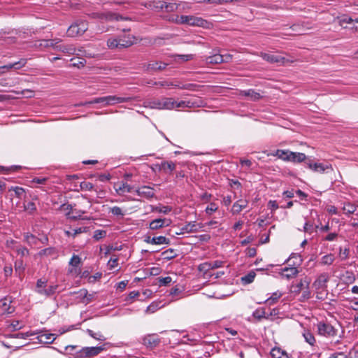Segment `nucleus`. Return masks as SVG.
Here are the masks:
<instances>
[{"label": "nucleus", "mask_w": 358, "mask_h": 358, "mask_svg": "<svg viewBox=\"0 0 358 358\" xmlns=\"http://www.w3.org/2000/svg\"><path fill=\"white\" fill-rule=\"evenodd\" d=\"M171 224L170 220L167 219H156L150 223V228L152 230L169 226Z\"/></svg>", "instance_id": "obj_21"}, {"label": "nucleus", "mask_w": 358, "mask_h": 358, "mask_svg": "<svg viewBox=\"0 0 358 358\" xmlns=\"http://www.w3.org/2000/svg\"><path fill=\"white\" fill-rule=\"evenodd\" d=\"M335 260V257L332 254H328L321 258L320 264L323 266L331 265Z\"/></svg>", "instance_id": "obj_39"}, {"label": "nucleus", "mask_w": 358, "mask_h": 358, "mask_svg": "<svg viewBox=\"0 0 358 358\" xmlns=\"http://www.w3.org/2000/svg\"><path fill=\"white\" fill-rule=\"evenodd\" d=\"M15 271L19 272L20 274L22 272H23L24 270V265H23V262L22 260L16 261L15 264Z\"/></svg>", "instance_id": "obj_61"}, {"label": "nucleus", "mask_w": 358, "mask_h": 358, "mask_svg": "<svg viewBox=\"0 0 358 358\" xmlns=\"http://www.w3.org/2000/svg\"><path fill=\"white\" fill-rule=\"evenodd\" d=\"M256 276V273L255 271H250L247 275L241 278L242 282L245 284L251 283L254 281V279Z\"/></svg>", "instance_id": "obj_45"}, {"label": "nucleus", "mask_w": 358, "mask_h": 358, "mask_svg": "<svg viewBox=\"0 0 358 358\" xmlns=\"http://www.w3.org/2000/svg\"><path fill=\"white\" fill-rule=\"evenodd\" d=\"M289 153H291V151L289 150H277L275 152L271 153V155L277 157L283 161L289 162Z\"/></svg>", "instance_id": "obj_24"}, {"label": "nucleus", "mask_w": 358, "mask_h": 358, "mask_svg": "<svg viewBox=\"0 0 358 358\" xmlns=\"http://www.w3.org/2000/svg\"><path fill=\"white\" fill-rule=\"evenodd\" d=\"M270 354L272 358H289L288 354L278 347L272 348Z\"/></svg>", "instance_id": "obj_26"}, {"label": "nucleus", "mask_w": 358, "mask_h": 358, "mask_svg": "<svg viewBox=\"0 0 358 358\" xmlns=\"http://www.w3.org/2000/svg\"><path fill=\"white\" fill-rule=\"evenodd\" d=\"M160 170L172 172L176 169V164L171 161H164L159 164Z\"/></svg>", "instance_id": "obj_34"}, {"label": "nucleus", "mask_w": 358, "mask_h": 358, "mask_svg": "<svg viewBox=\"0 0 358 358\" xmlns=\"http://www.w3.org/2000/svg\"><path fill=\"white\" fill-rule=\"evenodd\" d=\"M224 57L220 54H215L213 56L207 57L206 59V64H217L223 63Z\"/></svg>", "instance_id": "obj_31"}, {"label": "nucleus", "mask_w": 358, "mask_h": 358, "mask_svg": "<svg viewBox=\"0 0 358 358\" xmlns=\"http://www.w3.org/2000/svg\"><path fill=\"white\" fill-rule=\"evenodd\" d=\"M107 45L110 49H119V43L117 41V38H109L107 41Z\"/></svg>", "instance_id": "obj_54"}, {"label": "nucleus", "mask_w": 358, "mask_h": 358, "mask_svg": "<svg viewBox=\"0 0 358 358\" xmlns=\"http://www.w3.org/2000/svg\"><path fill=\"white\" fill-rule=\"evenodd\" d=\"M48 180L47 178L44 177H35L31 180V183H36V184H45L46 181Z\"/></svg>", "instance_id": "obj_63"}, {"label": "nucleus", "mask_w": 358, "mask_h": 358, "mask_svg": "<svg viewBox=\"0 0 358 358\" xmlns=\"http://www.w3.org/2000/svg\"><path fill=\"white\" fill-rule=\"evenodd\" d=\"M174 87H178L180 89L188 90H192V91H196V90H198V88L199 87V85H197L196 84H193V83L185 84L182 86L175 85Z\"/></svg>", "instance_id": "obj_51"}, {"label": "nucleus", "mask_w": 358, "mask_h": 358, "mask_svg": "<svg viewBox=\"0 0 358 358\" xmlns=\"http://www.w3.org/2000/svg\"><path fill=\"white\" fill-rule=\"evenodd\" d=\"M218 208V206L215 203H210V205H208L206 208V213L207 214H212L213 213L215 212Z\"/></svg>", "instance_id": "obj_57"}, {"label": "nucleus", "mask_w": 358, "mask_h": 358, "mask_svg": "<svg viewBox=\"0 0 358 358\" xmlns=\"http://www.w3.org/2000/svg\"><path fill=\"white\" fill-rule=\"evenodd\" d=\"M290 159L289 162L293 163H301L306 159V156L304 153L292 152L289 153Z\"/></svg>", "instance_id": "obj_28"}, {"label": "nucleus", "mask_w": 358, "mask_h": 358, "mask_svg": "<svg viewBox=\"0 0 358 358\" xmlns=\"http://www.w3.org/2000/svg\"><path fill=\"white\" fill-rule=\"evenodd\" d=\"M103 348L102 347H85L74 355L76 358H91L98 355Z\"/></svg>", "instance_id": "obj_3"}, {"label": "nucleus", "mask_w": 358, "mask_h": 358, "mask_svg": "<svg viewBox=\"0 0 358 358\" xmlns=\"http://www.w3.org/2000/svg\"><path fill=\"white\" fill-rule=\"evenodd\" d=\"M252 316L257 320H261L263 318L268 319L269 316L266 315L264 308H258L253 312Z\"/></svg>", "instance_id": "obj_38"}, {"label": "nucleus", "mask_w": 358, "mask_h": 358, "mask_svg": "<svg viewBox=\"0 0 358 358\" xmlns=\"http://www.w3.org/2000/svg\"><path fill=\"white\" fill-rule=\"evenodd\" d=\"M56 50L68 55H80V53L76 52L77 50L73 44L57 45V46H56Z\"/></svg>", "instance_id": "obj_20"}, {"label": "nucleus", "mask_w": 358, "mask_h": 358, "mask_svg": "<svg viewBox=\"0 0 358 358\" xmlns=\"http://www.w3.org/2000/svg\"><path fill=\"white\" fill-rule=\"evenodd\" d=\"M114 188L119 195H123L125 193L131 192L133 190V187L128 185L127 182H120L117 184H115Z\"/></svg>", "instance_id": "obj_17"}, {"label": "nucleus", "mask_w": 358, "mask_h": 358, "mask_svg": "<svg viewBox=\"0 0 358 358\" xmlns=\"http://www.w3.org/2000/svg\"><path fill=\"white\" fill-rule=\"evenodd\" d=\"M46 283V281H44L42 279H38L36 282V292L41 295H44L47 297H50L55 293L58 287V285H50L48 287H47Z\"/></svg>", "instance_id": "obj_1"}, {"label": "nucleus", "mask_w": 358, "mask_h": 358, "mask_svg": "<svg viewBox=\"0 0 358 358\" xmlns=\"http://www.w3.org/2000/svg\"><path fill=\"white\" fill-rule=\"evenodd\" d=\"M133 99L131 96H107L106 100L108 106L115 105L116 103H122L130 101Z\"/></svg>", "instance_id": "obj_14"}, {"label": "nucleus", "mask_w": 358, "mask_h": 358, "mask_svg": "<svg viewBox=\"0 0 358 358\" xmlns=\"http://www.w3.org/2000/svg\"><path fill=\"white\" fill-rule=\"evenodd\" d=\"M203 227L201 223H197L196 222H190L185 224L181 230L183 233H194L199 231L200 229Z\"/></svg>", "instance_id": "obj_13"}, {"label": "nucleus", "mask_w": 358, "mask_h": 358, "mask_svg": "<svg viewBox=\"0 0 358 358\" xmlns=\"http://www.w3.org/2000/svg\"><path fill=\"white\" fill-rule=\"evenodd\" d=\"M282 296V293L280 291H276L272 294V295L268 297L264 303L268 306H272L275 304L279 299Z\"/></svg>", "instance_id": "obj_32"}, {"label": "nucleus", "mask_w": 358, "mask_h": 358, "mask_svg": "<svg viewBox=\"0 0 358 358\" xmlns=\"http://www.w3.org/2000/svg\"><path fill=\"white\" fill-rule=\"evenodd\" d=\"M136 194L145 199H151L155 195V190L149 186H142L135 190Z\"/></svg>", "instance_id": "obj_10"}, {"label": "nucleus", "mask_w": 358, "mask_h": 358, "mask_svg": "<svg viewBox=\"0 0 358 358\" xmlns=\"http://www.w3.org/2000/svg\"><path fill=\"white\" fill-rule=\"evenodd\" d=\"M310 280L307 278H305L304 279H301L300 282L296 284L295 286H293V290L292 292L295 294H299L301 289L306 287L307 289H308L309 285H310Z\"/></svg>", "instance_id": "obj_25"}, {"label": "nucleus", "mask_w": 358, "mask_h": 358, "mask_svg": "<svg viewBox=\"0 0 358 358\" xmlns=\"http://www.w3.org/2000/svg\"><path fill=\"white\" fill-rule=\"evenodd\" d=\"M27 64L26 59H20L18 62L13 63V69H20Z\"/></svg>", "instance_id": "obj_59"}, {"label": "nucleus", "mask_w": 358, "mask_h": 358, "mask_svg": "<svg viewBox=\"0 0 358 358\" xmlns=\"http://www.w3.org/2000/svg\"><path fill=\"white\" fill-rule=\"evenodd\" d=\"M162 306H160V302H152L151 304H150L146 310V313H154L156 312L158 309H159Z\"/></svg>", "instance_id": "obj_44"}, {"label": "nucleus", "mask_w": 358, "mask_h": 358, "mask_svg": "<svg viewBox=\"0 0 358 358\" xmlns=\"http://www.w3.org/2000/svg\"><path fill=\"white\" fill-rule=\"evenodd\" d=\"M134 36H131L118 37L119 49H124L131 46L134 43Z\"/></svg>", "instance_id": "obj_18"}, {"label": "nucleus", "mask_w": 358, "mask_h": 358, "mask_svg": "<svg viewBox=\"0 0 358 358\" xmlns=\"http://www.w3.org/2000/svg\"><path fill=\"white\" fill-rule=\"evenodd\" d=\"M24 239L31 246L37 245L39 241L35 236L28 233L24 235Z\"/></svg>", "instance_id": "obj_43"}, {"label": "nucleus", "mask_w": 358, "mask_h": 358, "mask_svg": "<svg viewBox=\"0 0 358 358\" xmlns=\"http://www.w3.org/2000/svg\"><path fill=\"white\" fill-rule=\"evenodd\" d=\"M61 42V40L59 38H55L52 40H43L39 44V46L44 47V48H50L52 47L53 48L56 49V46H57V44Z\"/></svg>", "instance_id": "obj_35"}, {"label": "nucleus", "mask_w": 358, "mask_h": 358, "mask_svg": "<svg viewBox=\"0 0 358 358\" xmlns=\"http://www.w3.org/2000/svg\"><path fill=\"white\" fill-rule=\"evenodd\" d=\"M241 94L248 97L249 100L253 101H257L262 97L259 92H256L255 90L252 89L243 90L241 92Z\"/></svg>", "instance_id": "obj_23"}, {"label": "nucleus", "mask_w": 358, "mask_h": 358, "mask_svg": "<svg viewBox=\"0 0 358 358\" xmlns=\"http://www.w3.org/2000/svg\"><path fill=\"white\" fill-rule=\"evenodd\" d=\"M87 334L92 337L93 338L98 340V341H105L106 338L103 336V335L101 332H94L91 329H87Z\"/></svg>", "instance_id": "obj_46"}, {"label": "nucleus", "mask_w": 358, "mask_h": 358, "mask_svg": "<svg viewBox=\"0 0 358 358\" xmlns=\"http://www.w3.org/2000/svg\"><path fill=\"white\" fill-rule=\"evenodd\" d=\"M198 269L199 271H200L201 272H203L204 273H206L210 270H212L209 262L199 264L198 266Z\"/></svg>", "instance_id": "obj_55"}, {"label": "nucleus", "mask_w": 358, "mask_h": 358, "mask_svg": "<svg viewBox=\"0 0 358 358\" xmlns=\"http://www.w3.org/2000/svg\"><path fill=\"white\" fill-rule=\"evenodd\" d=\"M164 259L170 260L176 257V253L173 249L169 248L162 253Z\"/></svg>", "instance_id": "obj_42"}, {"label": "nucleus", "mask_w": 358, "mask_h": 358, "mask_svg": "<svg viewBox=\"0 0 358 358\" xmlns=\"http://www.w3.org/2000/svg\"><path fill=\"white\" fill-rule=\"evenodd\" d=\"M299 273V270L296 267H285L282 268L281 272L280 273V276L282 278H285L287 280H290L296 277Z\"/></svg>", "instance_id": "obj_11"}, {"label": "nucleus", "mask_w": 358, "mask_h": 358, "mask_svg": "<svg viewBox=\"0 0 358 358\" xmlns=\"http://www.w3.org/2000/svg\"><path fill=\"white\" fill-rule=\"evenodd\" d=\"M87 29L88 24L87 22L78 21L69 27L67 30V35L69 37H76L83 34Z\"/></svg>", "instance_id": "obj_2"}, {"label": "nucleus", "mask_w": 358, "mask_h": 358, "mask_svg": "<svg viewBox=\"0 0 358 358\" xmlns=\"http://www.w3.org/2000/svg\"><path fill=\"white\" fill-rule=\"evenodd\" d=\"M145 106L150 108L162 110V99L148 100L145 102Z\"/></svg>", "instance_id": "obj_36"}, {"label": "nucleus", "mask_w": 358, "mask_h": 358, "mask_svg": "<svg viewBox=\"0 0 358 358\" xmlns=\"http://www.w3.org/2000/svg\"><path fill=\"white\" fill-rule=\"evenodd\" d=\"M167 65L168 64L164 62L152 61L147 64L146 69L147 71H162L165 69Z\"/></svg>", "instance_id": "obj_19"}, {"label": "nucleus", "mask_w": 358, "mask_h": 358, "mask_svg": "<svg viewBox=\"0 0 358 358\" xmlns=\"http://www.w3.org/2000/svg\"><path fill=\"white\" fill-rule=\"evenodd\" d=\"M97 17L101 20H104L106 21H119V20H130L129 17H123L115 13L112 12H106L103 13H97L96 14Z\"/></svg>", "instance_id": "obj_9"}, {"label": "nucleus", "mask_w": 358, "mask_h": 358, "mask_svg": "<svg viewBox=\"0 0 358 358\" xmlns=\"http://www.w3.org/2000/svg\"><path fill=\"white\" fill-rule=\"evenodd\" d=\"M106 236V231L103 230H96L94 231L93 238L96 240H99L104 238Z\"/></svg>", "instance_id": "obj_58"}, {"label": "nucleus", "mask_w": 358, "mask_h": 358, "mask_svg": "<svg viewBox=\"0 0 358 358\" xmlns=\"http://www.w3.org/2000/svg\"><path fill=\"white\" fill-rule=\"evenodd\" d=\"M14 191L15 192V194L18 197H20L24 193V190L23 188L22 187H12L9 191Z\"/></svg>", "instance_id": "obj_62"}, {"label": "nucleus", "mask_w": 358, "mask_h": 358, "mask_svg": "<svg viewBox=\"0 0 358 358\" xmlns=\"http://www.w3.org/2000/svg\"><path fill=\"white\" fill-rule=\"evenodd\" d=\"M87 229V227H78L76 229H73L71 231H66V234L68 236H72L73 237H75L76 235H78L79 234L86 232Z\"/></svg>", "instance_id": "obj_49"}, {"label": "nucleus", "mask_w": 358, "mask_h": 358, "mask_svg": "<svg viewBox=\"0 0 358 358\" xmlns=\"http://www.w3.org/2000/svg\"><path fill=\"white\" fill-rule=\"evenodd\" d=\"M56 337L53 334H44L40 336V340L45 343H52Z\"/></svg>", "instance_id": "obj_41"}, {"label": "nucleus", "mask_w": 358, "mask_h": 358, "mask_svg": "<svg viewBox=\"0 0 358 358\" xmlns=\"http://www.w3.org/2000/svg\"><path fill=\"white\" fill-rule=\"evenodd\" d=\"M248 201L247 200L240 199L234 203L232 206V211L234 214H238L243 209L245 208L248 206Z\"/></svg>", "instance_id": "obj_27"}, {"label": "nucleus", "mask_w": 358, "mask_h": 358, "mask_svg": "<svg viewBox=\"0 0 358 358\" xmlns=\"http://www.w3.org/2000/svg\"><path fill=\"white\" fill-rule=\"evenodd\" d=\"M259 56L262 57L263 59L268 62L271 64L279 63V64H285L288 62V60L284 57L272 55L269 53L260 52Z\"/></svg>", "instance_id": "obj_8"}, {"label": "nucleus", "mask_w": 358, "mask_h": 358, "mask_svg": "<svg viewBox=\"0 0 358 358\" xmlns=\"http://www.w3.org/2000/svg\"><path fill=\"white\" fill-rule=\"evenodd\" d=\"M202 105L203 101L199 99H191L189 100L176 101V108L200 107Z\"/></svg>", "instance_id": "obj_6"}, {"label": "nucleus", "mask_w": 358, "mask_h": 358, "mask_svg": "<svg viewBox=\"0 0 358 358\" xmlns=\"http://www.w3.org/2000/svg\"><path fill=\"white\" fill-rule=\"evenodd\" d=\"M145 242H146L147 243H149V244H152V245H163V244L169 245L170 243V240L163 236H159L152 237V238H151L150 236H148L145 238Z\"/></svg>", "instance_id": "obj_15"}, {"label": "nucleus", "mask_w": 358, "mask_h": 358, "mask_svg": "<svg viewBox=\"0 0 358 358\" xmlns=\"http://www.w3.org/2000/svg\"><path fill=\"white\" fill-rule=\"evenodd\" d=\"M318 334L326 337H334L337 335L338 330L331 324L320 322L317 325Z\"/></svg>", "instance_id": "obj_4"}, {"label": "nucleus", "mask_w": 358, "mask_h": 358, "mask_svg": "<svg viewBox=\"0 0 358 358\" xmlns=\"http://www.w3.org/2000/svg\"><path fill=\"white\" fill-rule=\"evenodd\" d=\"M210 24H211L208 22L207 20L201 17H194L192 15H191L189 22V25L190 26H196L203 28H209Z\"/></svg>", "instance_id": "obj_16"}, {"label": "nucleus", "mask_w": 358, "mask_h": 358, "mask_svg": "<svg viewBox=\"0 0 358 358\" xmlns=\"http://www.w3.org/2000/svg\"><path fill=\"white\" fill-rule=\"evenodd\" d=\"M305 341L311 345H313L315 343V338L314 336L308 331H305L303 334Z\"/></svg>", "instance_id": "obj_47"}, {"label": "nucleus", "mask_w": 358, "mask_h": 358, "mask_svg": "<svg viewBox=\"0 0 358 358\" xmlns=\"http://www.w3.org/2000/svg\"><path fill=\"white\" fill-rule=\"evenodd\" d=\"M164 9L166 12H173L178 8V5L176 3H167L164 1Z\"/></svg>", "instance_id": "obj_53"}, {"label": "nucleus", "mask_w": 358, "mask_h": 358, "mask_svg": "<svg viewBox=\"0 0 358 358\" xmlns=\"http://www.w3.org/2000/svg\"><path fill=\"white\" fill-rule=\"evenodd\" d=\"M308 169H311L315 172H318L320 173H323L328 170L332 171V166L329 164H324V163H313L311 162H308L306 163Z\"/></svg>", "instance_id": "obj_7"}, {"label": "nucleus", "mask_w": 358, "mask_h": 358, "mask_svg": "<svg viewBox=\"0 0 358 358\" xmlns=\"http://www.w3.org/2000/svg\"><path fill=\"white\" fill-rule=\"evenodd\" d=\"M110 213L113 215L120 216L122 217L124 215V213L122 209L118 206H113L110 208Z\"/></svg>", "instance_id": "obj_52"}, {"label": "nucleus", "mask_w": 358, "mask_h": 358, "mask_svg": "<svg viewBox=\"0 0 358 358\" xmlns=\"http://www.w3.org/2000/svg\"><path fill=\"white\" fill-rule=\"evenodd\" d=\"M161 340L157 334L148 335L143 338V344L150 348L157 347Z\"/></svg>", "instance_id": "obj_12"}, {"label": "nucleus", "mask_w": 358, "mask_h": 358, "mask_svg": "<svg viewBox=\"0 0 358 358\" xmlns=\"http://www.w3.org/2000/svg\"><path fill=\"white\" fill-rule=\"evenodd\" d=\"M55 253V250L54 248H45V249L41 250L38 252V255H40V256H50V255H54Z\"/></svg>", "instance_id": "obj_56"}, {"label": "nucleus", "mask_w": 358, "mask_h": 358, "mask_svg": "<svg viewBox=\"0 0 358 358\" xmlns=\"http://www.w3.org/2000/svg\"><path fill=\"white\" fill-rule=\"evenodd\" d=\"M106 99H107V96H103V97L95 98V99H92V101L85 102L84 103H80V104H79V106H86L87 104H93V103H102L103 106H107L108 105L107 103L108 101L106 100Z\"/></svg>", "instance_id": "obj_37"}, {"label": "nucleus", "mask_w": 358, "mask_h": 358, "mask_svg": "<svg viewBox=\"0 0 358 358\" xmlns=\"http://www.w3.org/2000/svg\"><path fill=\"white\" fill-rule=\"evenodd\" d=\"M162 109L167 110L176 108V101L172 98L163 97L162 98Z\"/></svg>", "instance_id": "obj_29"}, {"label": "nucleus", "mask_w": 358, "mask_h": 358, "mask_svg": "<svg viewBox=\"0 0 358 358\" xmlns=\"http://www.w3.org/2000/svg\"><path fill=\"white\" fill-rule=\"evenodd\" d=\"M80 187L82 190L90 191L93 189L94 185L90 182L84 181L80 183Z\"/></svg>", "instance_id": "obj_60"}, {"label": "nucleus", "mask_w": 358, "mask_h": 358, "mask_svg": "<svg viewBox=\"0 0 358 358\" xmlns=\"http://www.w3.org/2000/svg\"><path fill=\"white\" fill-rule=\"evenodd\" d=\"M164 1L156 0L147 3L146 6L152 10L159 11L164 10Z\"/></svg>", "instance_id": "obj_30"}, {"label": "nucleus", "mask_w": 358, "mask_h": 358, "mask_svg": "<svg viewBox=\"0 0 358 358\" xmlns=\"http://www.w3.org/2000/svg\"><path fill=\"white\" fill-rule=\"evenodd\" d=\"M78 298H80V301L83 303H85L86 305L90 303L94 298V294H89L87 290L85 289H80L78 292Z\"/></svg>", "instance_id": "obj_22"}, {"label": "nucleus", "mask_w": 358, "mask_h": 358, "mask_svg": "<svg viewBox=\"0 0 358 358\" xmlns=\"http://www.w3.org/2000/svg\"><path fill=\"white\" fill-rule=\"evenodd\" d=\"M209 263L210 264L211 269H215L222 267L224 262L222 261L216 260L213 262H209Z\"/></svg>", "instance_id": "obj_64"}, {"label": "nucleus", "mask_w": 358, "mask_h": 358, "mask_svg": "<svg viewBox=\"0 0 358 358\" xmlns=\"http://www.w3.org/2000/svg\"><path fill=\"white\" fill-rule=\"evenodd\" d=\"M11 301L6 297L0 300V306L6 313H12L14 308L10 306Z\"/></svg>", "instance_id": "obj_33"}, {"label": "nucleus", "mask_w": 358, "mask_h": 358, "mask_svg": "<svg viewBox=\"0 0 358 358\" xmlns=\"http://www.w3.org/2000/svg\"><path fill=\"white\" fill-rule=\"evenodd\" d=\"M81 264V258L76 255H73L69 261V265L73 267H78Z\"/></svg>", "instance_id": "obj_50"}, {"label": "nucleus", "mask_w": 358, "mask_h": 358, "mask_svg": "<svg viewBox=\"0 0 358 358\" xmlns=\"http://www.w3.org/2000/svg\"><path fill=\"white\" fill-rule=\"evenodd\" d=\"M190 17L191 15H176V23L189 24Z\"/></svg>", "instance_id": "obj_48"}, {"label": "nucleus", "mask_w": 358, "mask_h": 358, "mask_svg": "<svg viewBox=\"0 0 358 358\" xmlns=\"http://www.w3.org/2000/svg\"><path fill=\"white\" fill-rule=\"evenodd\" d=\"M329 280V275L327 273L320 274L313 283V287L316 290H324L327 288V283Z\"/></svg>", "instance_id": "obj_5"}, {"label": "nucleus", "mask_w": 358, "mask_h": 358, "mask_svg": "<svg viewBox=\"0 0 358 358\" xmlns=\"http://www.w3.org/2000/svg\"><path fill=\"white\" fill-rule=\"evenodd\" d=\"M343 210L344 213L347 215H350L354 213L357 210V206L352 203H347L344 204L343 207Z\"/></svg>", "instance_id": "obj_40"}]
</instances>
